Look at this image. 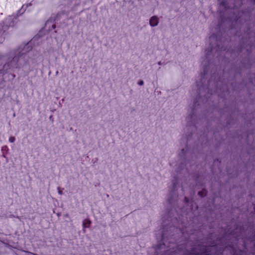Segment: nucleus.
Instances as JSON below:
<instances>
[{
  "instance_id": "f257e3e1",
  "label": "nucleus",
  "mask_w": 255,
  "mask_h": 255,
  "mask_svg": "<svg viewBox=\"0 0 255 255\" xmlns=\"http://www.w3.org/2000/svg\"><path fill=\"white\" fill-rule=\"evenodd\" d=\"M247 231L244 228L237 227L234 231L230 232V234L237 241L240 239L243 240L245 249H247L249 242L254 246L252 252L249 255H255V226L253 228L252 236L247 238L244 236ZM185 232L182 225H174L166 226L165 221L163 222V231L161 236V241H158V244L155 248V255H210L223 254L228 251H230L231 255H248L244 251L237 250L233 247L228 248L218 247L214 243L209 246H202L198 245L190 246L189 241H186L185 244H180L177 245V240L176 235H181L182 238L186 237Z\"/></svg>"
},
{
  "instance_id": "f03ea898",
  "label": "nucleus",
  "mask_w": 255,
  "mask_h": 255,
  "mask_svg": "<svg viewBox=\"0 0 255 255\" xmlns=\"http://www.w3.org/2000/svg\"><path fill=\"white\" fill-rule=\"evenodd\" d=\"M34 41H30L24 45L19 46L16 49L9 52L5 55L0 54V62L6 60L2 69H0V74H3L8 70L13 69H29L31 63H34L37 58L36 55L31 58V50Z\"/></svg>"
},
{
  "instance_id": "7ed1b4c3",
  "label": "nucleus",
  "mask_w": 255,
  "mask_h": 255,
  "mask_svg": "<svg viewBox=\"0 0 255 255\" xmlns=\"http://www.w3.org/2000/svg\"><path fill=\"white\" fill-rule=\"evenodd\" d=\"M209 64L210 63V59L209 60L206 59ZM209 65L205 66L204 68L203 72L200 75V81L197 82V87L198 88V93L200 97H201L204 92L207 93V94L212 95L213 92H216L217 88L213 91L210 89L211 86L216 87L218 85V82L215 80L216 77L212 76L209 80H207V76L209 70Z\"/></svg>"
},
{
  "instance_id": "20e7f679",
  "label": "nucleus",
  "mask_w": 255,
  "mask_h": 255,
  "mask_svg": "<svg viewBox=\"0 0 255 255\" xmlns=\"http://www.w3.org/2000/svg\"><path fill=\"white\" fill-rule=\"evenodd\" d=\"M210 47L209 49L205 50L206 59L209 60L211 56L219 58L221 55V53L225 51L226 48L222 45V41L217 39L216 35L213 34L209 37Z\"/></svg>"
},
{
  "instance_id": "39448f33",
  "label": "nucleus",
  "mask_w": 255,
  "mask_h": 255,
  "mask_svg": "<svg viewBox=\"0 0 255 255\" xmlns=\"http://www.w3.org/2000/svg\"><path fill=\"white\" fill-rule=\"evenodd\" d=\"M20 15L17 12L16 14L8 16L0 23V44L4 40L3 34L9 28L12 27L15 25L17 22V18Z\"/></svg>"
},
{
  "instance_id": "423d86ee",
  "label": "nucleus",
  "mask_w": 255,
  "mask_h": 255,
  "mask_svg": "<svg viewBox=\"0 0 255 255\" xmlns=\"http://www.w3.org/2000/svg\"><path fill=\"white\" fill-rule=\"evenodd\" d=\"M62 13H58L56 16H54V18L51 17L45 23V28H48L49 30H52L54 29L56 27L55 23H53L54 21L57 22L61 15H63Z\"/></svg>"
},
{
  "instance_id": "0eeeda50",
  "label": "nucleus",
  "mask_w": 255,
  "mask_h": 255,
  "mask_svg": "<svg viewBox=\"0 0 255 255\" xmlns=\"http://www.w3.org/2000/svg\"><path fill=\"white\" fill-rule=\"evenodd\" d=\"M176 188V182H174L173 183V189L170 191L167 199L169 204L170 205H172L173 204L174 202L176 200L177 197V194L175 192Z\"/></svg>"
},
{
  "instance_id": "6e6552de",
  "label": "nucleus",
  "mask_w": 255,
  "mask_h": 255,
  "mask_svg": "<svg viewBox=\"0 0 255 255\" xmlns=\"http://www.w3.org/2000/svg\"><path fill=\"white\" fill-rule=\"evenodd\" d=\"M229 0H218L220 11H221L222 10H227L230 7L229 5Z\"/></svg>"
},
{
  "instance_id": "1a4fd4ad",
  "label": "nucleus",
  "mask_w": 255,
  "mask_h": 255,
  "mask_svg": "<svg viewBox=\"0 0 255 255\" xmlns=\"http://www.w3.org/2000/svg\"><path fill=\"white\" fill-rule=\"evenodd\" d=\"M159 19L156 16H152L149 19V24L151 27H154L158 25Z\"/></svg>"
},
{
  "instance_id": "9d476101",
  "label": "nucleus",
  "mask_w": 255,
  "mask_h": 255,
  "mask_svg": "<svg viewBox=\"0 0 255 255\" xmlns=\"http://www.w3.org/2000/svg\"><path fill=\"white\" fill-rule=\"evenodd\" d=\"M31 2L25 4H23L21 6V8L17 11L18 13H19V14L20 15H22L25 12V11L26 10V9L28 6H31Z\"/></svg>"
},
{
  "instance_id": "9b49d317",
  "label": "nucleus",
  "mask_w": 255,
  "mask_h": 255,
  "mask_svg": "<svg viewBox=\"0 0 255 255\" xmlns=\"http://www.w3.org/2000/svg\"><path fill=\"white\" fill-rule=\"evenodd\" d=\"M91 224V221L89 219H85L83 221V231L85 232V229L88 228Z\"/></svg>"
},
{
  "instance_id": "f8f14e48",
  "label": "nucleus",
  "mask_w": 255,
  "mask_h": 255,
  "mask_svg": "<svg viewBox=\"0 0 255 255\" xmlns=\"http://www.w3.org/2000/svg\"><path fill=\"white\" fill-rule=\"evenodd\" d=\"M206 194H207V192H206V190H205V189H203V190L198 192V195L201 197H203L205 196H206Z\"/></svg>"
},
{
  "instance_id": "ddd939ff",
  "label": "nucleus",
  "mask_w": 255,
  "mask_h": 255,
  "mask_svg": "<svg viewBox=\"0 0 255 255\" xmlns=\"http://www.w3.org/2000/svg\"><path fill=\"white\" fill-rule=\"evenodd\" d=\"M8 140H9V141L10 142L12 143V142H14V141H15V137H14V136H10V137L9 138V139H8Z\"/></svg>"
},
{
  "instance_id": "4468645a",
  "label": "nucleus",
  "mask_w": 255,
  "mask_h": 255,
  "mask_svg": "<svg viewBox=\"0 0 255 255\" xmlns=\"http://www.w3.org/2000/svg\"><path fill=\"white\" fill-rule=\"evenodd\" d=\"M57 190H58V194H59V195H62V194H63V191H62V190H61L60 189V188L59 187H58L57 188Z\"/></svg>"
},
{
  "instance_id": "2eb2a0df",
  "label": "nucleus",
  "mask_w": 255,
  "mask_h": 255,
  "mask_svg": "<svg viewBox=\"0 0 255 255\" xmlns=\"http://www.w3.org/2000/svg\"><path fill=\"white\" fill-rule=\"evenodd\" d=\"M137 84L139 86H142L144 84V82L143 80H139L138 83H137Z\"/></svg>"
},
{
  "instance_id": "dca6fc26",
  "label": "nucleus",
  "mask_w": 255,
  "mask_h": 255,
  "mask_svg": "<svg viewBox=\"0 0 255 255\" xmlns=\"http://www.w3.org/2000/svg\"><path fill=\"white\" fill-rule=\"evenodd\" d=\"M186 152V149H184V148L182 149V154L183 155H185Z\"/></svg>"
},
{
  "instance_id": "f3484780",
  "label": "nucleus",
  "mask_w": 255,
  "mask_h": 255,
  "mask_svg": "<svg viewBox=\"0 0 255 255\" xmlns=\"http://www.w3.org/2000/svg\"><path fill=\"white\" fill-rule=\"evenodd\" d=\"M184 200H185V202L186 203H188L189 202V200L188 199V198L186 197H185L184 198Z\"/></svg>"
},
{
  "instance_id": "a211bd4d",
  "label": "nucleus",
  "mask_w": 255,
  "mask_h": 255,
  "mask_svg": "<svg viewBox=\"0 0 255 255\" xmlns=\"http://www.w3.org/2000/svg\"><path fill=\"white\" fill-rule=\"evenodd\" d=\"M194 117V116H193V115H191V116H189V117H187V121H188V120H189V119H193Z\"/></svg>"
},
{
  "instance_id": "6ab92c4d",
  "label": "nucleus",
  "mask_w": 255,
  "mask_h": 255,
  "mask_svg": "<svg viewBox=\"0 0 255 255\" xmlns=\"http://www.w3.org/2000/svg\"><path fill=\"white\" fill-rule=\"evenodd\" d=\"M172 222L173 223H174V224H175V222H179L177 220V219H172Z\"/></svg>"
},
{
  "instance_id": "aec40b11",
  "label": "nucleus",
  "mask_w": 255,
  "mask_h": 255,
  "mask_svg": "<svg viewBox=\"0 0 255 255\" xmlns=\"http://www.w3.org/2000/svg\"><path fill=\"white\" fill-rule=\"evenodd\" d=\"M158 64L159 65H161L162 64V62H161V61H159V62H158Z\"/></svg>"
},
{
  "instance_id": "412c9836",
  "label": "nucleus",
  "mask_w": 255,
  "mask_h": 255,
  "mask_svg": "<svg viewBox=\"0 0 255 255\" xmlns=\"http://www.w3.org/2000/svg\"><path fill=\"white\" fill-rule=\"evenodd\" d=\"M254 211L255 212V204H253Z\"/></svg>"
},
{
  "instance_id": "4be33fe9",
  "label": "nucleus",
  "mask_w": 255,
  "mask_h": 255,
  "mask_svg": "<svg viewBox=\"0 0 255 255\" xmlns=\"http://www.w3.org/2000/svg\"><path fill=\"white\" fill-rule=\"evenodd\" d=\"M194 104H195V106L196 105V104H197V102H196H196H195Z\"/></svg>"
},
{
  "instance_id": "5701e85b",
  "label": "nucleus",
  "mask_w": 255,
  "mask_h": 255,
  "mask_svg": "<svg viewBox=\"0 0 255 255\" xmlns=\"http://www.w3.org/2000/svg\"><path fill=\"white\" fill-rule=\"evenodd\" d=\"M156 236H157V234H156ZM156 240H158V238H157V236H156Z\"/></svg>"
}]
</instances>
